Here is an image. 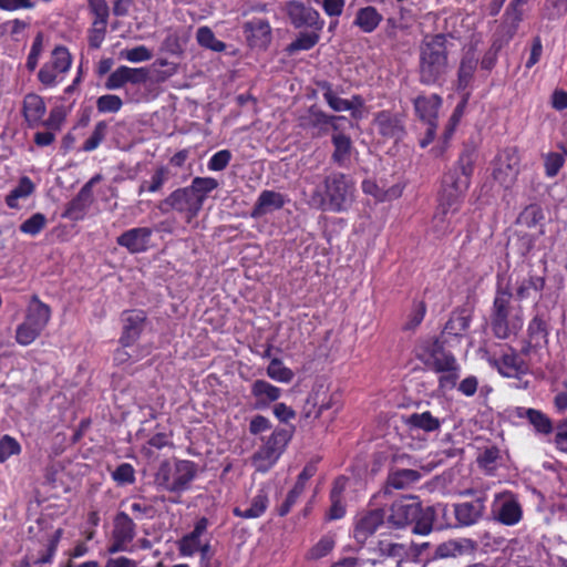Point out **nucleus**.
Here are the masks:
<instances>
[{
  "instance_id": "obj_1",
  "label": "nucleus",
  "mask_w": 567,
  "mask_h": 567,
  "mask_svg": "<svg viewBox=\"0 0 567 567\" xmlns=\"http://www.w3.org/2000/svg\"><path fill=\"white\" fill-rule=\"evenodd\" d=\"M355 193V182L351 176L332 172L326 176L323 185L308 196V204L316 209L342 213L352 206Z\"/></svg>"
},
{
  "instance_id": "obj_2",
  "label": "nucleus",
  "mask_w": 567,
  "mask_h": 567,
  "mask_svg": "<svg viewBox=\"0 0 567 567\" xmlns=\"http://www.w3.org/2000/svg\"><path fill=\"white\" fill-rule=\"evenodd\" d=\"M449 512L446 505L437 504L429 507L421 515L420 503L414 497H403L393 503L389 515V523L395 527H404L413 522L415 525L413 532L420 535H427L433 528L432 518L437 515H445Z\"/></svg>"
},
{
  "instance_id": "obj_3",
  "label": "nucleus",
  "mask_w": 567,
  "mask_h": 567,
  "mask_svg": "<svg viewBox=\"0 0 567 567\" xmlns=\"http://www.w3.org/2000/svg\"><path fill=\"white\" fill-rule=\"evenodd\" d=\"M446 39L442 34L427 35L420 48V79L424 84L436 83L449 69Z\"/></svg>"
},
{
  "instance_id": "obj_4",
  "label": "nucleus",
  "mask_w": 567,
  "mask_h": 567,
  "mask_svg": "<svg viewBox=\"0 0 567 567\" xmlns=\"http://www.w3.org/2000/svg\"><path fill=\"white\" fill-rule=\"evenodd\" d=\"M511 300L512 293L507 290L497 291L494 299L492 328L494 334L501 339L516 334L524 323L520 308H512Z\"/></svg>"
},
{
  "instance_id": "obj_5",
  "label": "nucleus",
  "mask_w": 567,
  "mask_h": 567,
  "mask_svg": "<svg viewBox=\"0 0 567 567\" xmlns=\"http://www.w3.org/2000/svg\"><path fill=\"white\" fill-rule=\"evenodd\" d=\"M196 476V465L192 461L164 462L155 474V484L172 493L186 491Z\"/></svg>"
},
{
  "instance_id": "obj_6",
  "label": "nucleus",
  "mask_w": 567,
  "mask_h": 567,
  "mask_svg": "<svg viewBox=\"0 0 567 567\" xmlns=\"http://www.w3.org/2000/svg\"><path fill=\"white\" fill-rule=\"evenodd\" d=\"M50 318V307L33 296L27 307L23 322L17 327L16 341L21 346L34 342L48 326Z\"/></svg>"
},
{
  "instance_id": "obj_7",
  "label": "nucleus",
  "mask_w": 567,
  "mask_h": 567,
  "mask_svg": "<svg viewBox=\"0 0 567 567\" xmlns=\"http://www.w3.org/2000/svg\"><path fill=\"white\" fill-rule=\"evenodd\" d=\"M463 197L455 192L441 189L439 206L432 219V230L437 236H444L452 233L460 221V208Z\"/></svg>"
},
{
  "instance_id": "obj_8",
  "label": "nucleus",
  "mask_w": 567,
  "mask_h": 567,
  "mask_svg": "<svg viewBox=\"0 0 567 567\" xmlns=\"http://www.w3.org/2000/svg\"><path fill=\"white\" fill-rule=\"evenodd\" d=\"M72 61L69 50L63 45H56L38 72L39 82L47 89L58 86L65 80Z\"/></svg>"
},
{
  "instance_id": "obj_9",
  "label": "nucleus",
  "mask_w": 567,
  "mask_h": 567,
  "mask_svg": "<svg viewBox=\"0 0 567 567\" xmlns=\"http://www.w3.org/2000/svg\"><path fill=\"white\" fill-rule=\"evenodd\" d=\"M289 436L286 431H275L266 443L255 453L252 465L259 472H267L279 460Z\"/></svg>"
},
{
  "instance_id": "obj_10",
  "label": "nucleus",
  "mask_w": 567,
  "mask_h": 567,
  "mask_svg": "<svg viewBox=\"0 0 567 567\" xmlns=\"http://www.w3.org/2000/svg\"><path fill=\"white\" fill-rule=\"evenodd\" d=\"M474 157L472 152H465L460 156L457 167L447 172L442 181V187L446 190L465 195L470 186V177L473 173Z\"/></svg>"
},
{
  "instance_id": "obj_11",
  "label": "nucleus",
  "mask_w": 567,
  "mask_h": 567,
  "mask_svg": "<svg viewBox=\"0 0 567 567\" xmlns=\"http://www.w3.org/2000/svg\"><path fill=\"white\" fill-rule=\"evenodd\" d=\"M492 512L498 522L507 526H514L518 524L523 516V511L519 503L511 493H502L496 495Z\"/></svg>"
},
{
  "instance_id": "obj_12",
  "label": "nucleus",
  "mask_w": 567,
  "mask_h": 567,
  "mask_svg": "<svg viewBox=\"0 0 567 567\" xmlns=\"http://www.w3.org/2000/svg\"><path fill=\"white\" fill-rule=\"evenodd\" d=\"M519 172V155L514 148L503 151L496 161L494 178L508 188L516 181Z\"/></svg>"
},
{
  "instance_id": "obj_13",
  "label": "nucleus",
  "mask_w": 567,
  "mask_h": 567,
  "mask_svg": "<svg viewBox=\"0 0 567 567\" xmlns=\"http://www.w3.org/2000/svg\"><path fill=\"white\" fill-rule=\"evenodd\" d=\"M134 536L135 524L126 513H118L114 519L112 544L110 545L107 551L110 554L125 551L127 549V545L133 540Z\"/></svg>"
},
{
  "instance_id": "obj_14",
  "label": "nucleus",
  "mask_w": 567,
  "mask_h": 567,
  "mask_svg": "<svg viewBox=\"0 0 567 567\" xmlns=\"http://www.w3.org/2000/svg\"><path fill=\"white\" fill-rule=\"evenodd\" d=\"M207 526V519L200 518L195 524L194 529L178 540L177 548L182 557H192L197 553L203 554L204 547L210 546L209 540L203 538L206 533Z\"/></svg>"
},
{
  "instance_id": "obj_15",
  "label": "nucleus",
  "mask_w": 567,
  "mask_h": 567,
  "mask_svg": "<svg viewBox=\"0 0 567 567\" xmlns=\"http://www.w3.org/2000/svg\"><path fill=\"white\" fill-rule=\"evenodd\" d=\"M287 12L295 27H309L317 31H321L324 22L321 20L317 10L307 7L300 1H290L287 3Z\"/></svg>"
},
{
  "instance_id": "obj_16",
  "label": "nucleus",
  "mask_w": 567,
  "mask_h": 567,
  "mask_svg": "<svg viewBox=\"0 0 567 567\" xmlns=\"http://www.w3.org/2000/svg\"><path fill=\"white\" fill-rule=\"evenodd\" d=\"M422 360L429 369L437 373L456 368V359L453 354L446 352L439 341H433L424 350Z\"/></svg>"
},
{
  "instance_id": "obj_17",
  "label": "nucleus",
  "mask_w": 567,
  "mask_h": 567,
  "mask_svg": "<svg viewBox=\"0 0 567 567\" xmlns=\"http://www.w3.org/2000/svg\"><path fill=\"white\" fill-rule=\"evenodd\" d=\"M164 203L177 212L186 213L188 219L196 216L203 207L189 187L176 189Z\"/></svg>"
},
{
  "instance_id": "obj_18",
  "label": "nucleus",
  "mask_w": 567,
  "mask_h": 567,
  "mask_svg": "<svg viewBox=\"0 0 567 567\" xmlns=\"http://www.w3.org/2000/svg\"><path fill=\"white\" fill-rule=\"evenodd\" d=\"M322 96L330 109L334 112L350 111L353 117H360L361 107L363 106V100L361 96L353 95L350 100L342 99L330 84H326L323 86Z\"/></svg>"
},
{
  "instance_id": "obj_19",
  "label": "nucleus",
  "mask_w": 567,
  "mask_h": 567,
  "mask_svg": "<svg viewBox=\"0 0 567 567\" xmlns=\"http://www.w3.org/2000/svg\"><path fill=\"white\" fill-rule=\"evenodd\" d=\"M384 515L382 511L375 509L357 517L353 528V537L363 544L382 525Z\"/></svg>"
},
{
  "instance_id": "obj_20",
  "label": "nucleus",
  "mask_w": 567,
  "mask_h": 567,
  "mask_svg": "<svg viewBox=\"0 0 567 567\" xmlns=\"http://www.w3.org/2000/svg\"><path fill=\"white\" fill-rule=\"evenodd\" d=\"M100 181V176L92 177L79 192L76 197L72 199L66 208L65 215L74 220L82 219L92 204V187Z\"/></svg>"
},
{
  "instance_id": "obj_21",
  "label": "nucleus",
  "mask_w": 567,
  "mask_h": 567,
  "mask_svg": "<svg viewBox=\"0 0 567 567\" xmlns=\"http://www.w3.org/2000/svg\"><path fill=\"white\" fill-rule=\"evenodd\" d=\"M153 230L148 227H136L126 230L117 238V244L130 252H142L148 247Z\"/></svg>"
},
{
  "instance_id": "obj_22",
  "label": "nucleus",
  "mask_w": 567,
  "mask_h": 567,
  "mask_svg": "<svg viewBox=\"0 0 567 567\" xmlns=\"http://www.w3.org/2000/svg\"><path fill=\"white\" fill-rule=\"evenodd\" d=\"M287 197L274 190H262L252 208L251 217L260 218L285 206Z\"/></svg>"
},
{
  "instance_id": "obj_23",
  "label": "nucleus",
  "mask_w": 567,
  "mask_h": 567,
  "mask_svg": "<svg viewBox=\"0 0 567 567\" xmlns=\"http://www.w3.org/2000/svg\"><path fill=\"white\" fill-rule=\"evenodd\" d=\"M493 364L506 378H519L528 370L523 358L512 350L505 352L498 360H493Z\"/></svg>"
},
{
  "instance_id": "obj_24",
  "label": "nucleus",
  "mask_w": 567,
  "mask_h": 567,
  "mask_svg": "<svg viewBox=\"0 0 567 567\" xmlns=\"http://www.w3.org/2000/svg\"><path fill=\"white\" fill-rule=\"evenodd\" d=\"M269 497L265 488L258 489L257 494L244 507L243 505L234 508V515L245 519H254L262 516L268 508Z\"/></svg>"
},
{
  "instance_id": "obj_25",
  "label": "nucleus",
  "mask_w": 567,
  "mask_h": 567,
  "mask_svg": "<svg viewBox=\"0 0 567 567\" xmlns=\"http://www.w3.org/2000/svg\"><path fill=\"white\" fill-rule=\"evenodd\" d=\"M442 99L436 94L421 95L414 100V109L423 123H436Z\"/></svg>"
},
{
  "instance_id": "obj_26",
  "label": "nucleus",
  "mask_w": 567,
  "mask_h": 567,
  "mask_svg": "<svg viewBox=\"0 0 567 567\" xmlns=\"http://www.w3.org/2000/svg\"><path fill=\"white\" fill-rule=\"evenodd\" d=\"M484 509V501L478 498L474 502H465L454 505L453 513L460 525L471 526L480 520Z\"/></svg>"
},
{
  "instance_id": "obj_27",
  "label": "nucleus",
  "mask_w": 567,
  "mask_h": 567,
  "mask_svg": "<svg viewBox=\"0 0 567 567\" xmlns=\"http://www.w3.org/2000/svg\"><path fill=\"white\" fill-rule=\"evenodd\" d=\"M247 40L252 47H266L270 41L271 28L264 19H252L244 25Z\"/></svg>"
},
{
  "instance_id": "obj_28",
  "label": "nucleus",
  "mask_w": 567,
  "mask_h": 567,
  "mask_svg": "<svg viewBox=\"0 0 567 567\" xmlns=\"http://www.w3.org/2000/svg\"><path fill=\"white\" fill-rule=\"evenodd\" d=\"M23 116L30 126L39 125L47 112L43 99L35 94L29 93L23 99Z\"/></svg>"
},
{
  "instance_id": "obj_29",
  "label": "nucleus",
  "mask_w": 567,
  "mask_h": 567,
  "mask_svg": "<svg viewBox=\"0 0 567 567\" xmlns=\"http://www.w3.org/2000/svg\"><path fill=\"white\" fill-rule=\"evenodd\" d=\"M475 548L476 544L468 538L450 539L437 546L435 556L439 558L457 557L471 554Z\"/></svg>"
},
{
  "instance_id": "obj_30",
  "label": "nucleus",
  "mask_w": 567,
  "mask_h": 567,
  "mask_svg": "<svg viewBox=\"0 0 567 567\" xmlns=\"http://www.w3.org/2000/svg\"><path fill=\"white\" fill-rule=\"evenodd\" d=\"M378 132L384 137L400 138L403 134L401 120L389 112H380L374 120Z\"/></svg>"
},
{
  "instance_id": "obj_31",
  "label": "nucleus",
  "mask_w": 567,
  "mask_h": 567,
  "mask_svg": "<svg viewBox=\"0 0 567 567\" xmlns=\"http://www.w3.org/2000/svg\"><path fill=\"white\" fill-rule=\"evenodd\" d=\"M251 394L256 399V406L265 408L280 398L281 390L265 380H256L251 385Z\"/></svg>"
},
{
  "instance_id": "obj_32",
  "label": "nucleus",
  "mask_w": 567,
  "mask_h": 567,
  "mask_svg": "<svg viewBox=\"0 0 567 567\" xmlns=\"http://www.w3.org/2000/svg\"><path fill=\"white\" fill-rule=\"evenodd\" d=\"M347 487V480L339 477L334 481L330 493L331 506L327 513L329 520L340 519L346 515V506L342 494Z\"/></svg>"
},
{
  "instance_id": "obj_33",
  "label": "nucleus",
  "mask_w": 567,
  "mask_h": 567,
  "mask_svg": "<svg viewBox=\"0 0 567 567\" xmlns=\"http://www.w3.org/2000/svg\"><path fill=\"white\" fill-rule=\"evenodd\" d=\"M331 141L334 148L332 161L340 167H347L352 153L351 138L343 133H333Z\"/></svg>"
},
{
  "instance_id": "obj_34",
  "label": "nucleus",
  "mask_w": 567,
  "mask_h": 567,
  "mask_svg": "<svg viewBox=\"0 0 567 567\" xmlns=\"http://www.w3.org/2000/svg\"><path fill=\"white\" fill-rule=\"evenodd\" d=\"M145 322V315L143 311L134 310L126 315L124 333L121 342L124 346H131L140 336Z\"/></svg>"
},
{
  "instance_id": "obj_35",
  "label": "nucleus",
  "mask_w": 567,
  "mask_h": 567,
  "mask_svg": "<svg viewBox=\"0 0 567 567\" xmlns=\"http://www.w3.org/2000/svg\"><path fill=\"white\" fill-rule=\"evenodd\" d=\"M517 416L526 417L539 434H550L553 432V423L550 419L539 410L530 408H519Z\"/></svg>"
},
{
  "instance_id": "obj_36",
  "label": "nucleus",
  "mask_w": 567,
  "mask_h": 567,
  "mask_svg": "<svg viewBox=\"0 0 567 567\" xmlns=\"http://www.w3.org/2000/svg\"><path fill=\"white\" fill-rule=\"evenodd\" d=\"M34 190V183L28 176H23L19 184L7 195L6 204L8 207L17 209L20 207L19 202L27 199Z\"/></svg>"
},
{
  "instance_id": "obj_37",
  "label": "nucleus",
  "mask_w": 567,
  "mask_h": 567,
  "mask_svg": "<svg viewBox=\"0 0 567 567\" xmlns=\"http://www.w3.org/2000/svg\"><path fill=\"white\" fill-rule=\"evenodd\" d=\"M382 16L373 7H365L358 11L354 24L358 25L363 32L370 33L374 31L380 22Z\"/></svg>"
},
{
  "instance_id": "obj_38",
  "label": "nucleus",
  "mask_w": 567,
  "mask_h": 567,
  "mask_svg": "<svg viewBox=\"0 0 567 567\" xmlns=\"http://www.w3.org/2000/svg\"><path fill=\"white\" fill-rule=\"evenodd\" d=\"M406 424L411 429H419L426 432L435 431L440 427L439 419L434 417L430 412L414 413L406 420Z\"/></svg>"
},
{
  "instance_id": "obj_39",
  "label": "nucleus",
  "mask_w": 567,
  "mask_h": 567,
  "mask_svg": "<svg viewBox=\"0 0 567 567\" xmlns=\"http://www.w3.org/2000/svg\"><path fill=\"white\" fill-rule=\"evenodd\" d=\"M188 187L203 206L208 194L218 187V182L213 177H195Z\"/></svg>"
},
{
  "instance_id": "obj_40",
  "label": "nucleus",
  "mask_w": 567,
  "mask_h": 567,
  "mask_svg": "<svg viewBox=\"0 0 567 567\" xmlns=\"http://www.w3.org/2000/svg\"><path fill=\"white\" fill-rule=\"evenodd\" d=\"M196 40L203 48L215 52H221L226 49V44L216 39L214 32L208 27H200L196 32Z\"/></svg>"
},
{
  "instance_id": "obj_41",
  "label": "nucleus",
  "mask_w": 567,
  "mask_h": 567,
  "mask_svg": "<svg viewBox=\"0 0 567 567\" xmlns=\"http://www.w3.org/2000/svg\"><path fill=\"white\" fill-rule=\"evenodd\" d=\"M426 313V305L424 300L414 299L411 306V309L406 316L405 323L403 326L404 330H414L417 328L423 321Z\"/></svg>"
},
{
  "instance_id": "obj_42",
  "label": "nucleus",
  "mask_w": 567,
  "mask_h": 567,
  "mask_svg": "<svg viewBox=\"0 0 567 567\" xmlns=\"http://www.w3.org/2000/svg\"><path fill=\"white\" fill-rule=\"evenodd\" d=\"M477 65V58L473 52H467L461 61L458 70V85L466 87Z\"/></svg>"
},
{
  "instance_id": "obj_43",
  "label": "nucleus",
  "mask_w": 567,
  "mask_h": 567,
  "mask_svg": "<svg viewBox=\"0 0 567 567\" xmlns=\"http://www.w3.org/2000/svg\"><path fill=\"white\" fill-rule=\"evenodd\" d=\"M420 475L414 470H401L396 471L389 477V485L396 488L402 489L409 486L412 483L419 481Z\"/></svg>"
},
{
  "instance_id": "obj_44",
  "label": "nucleus",
  "mask_w": 567,
  "mask_h": 567,
  "mask_svg": "<svg viewBox=\"0 0 567 567\" xmlns=\"http://www.w3.org/2000/svg\"><path fill=\"white\" fill-rule=\"evenodd\" d=\"M167 179V169L165 167L157 168L151 176L150 181H143L138 187V195L145 192L156 193L158 192Z\"/></svg>"
},
{
  "instance_id": "obj_45",
  "label": "nucleus",
  "mask_w": 567,
  "mask_h": 567,
  "mask_svg": "<svg viewBox=\"0 0 567 567\" xmlns=\"http://www.w3.org/2000/svg\"><path fill=\"white\" fill-rule=\"evenodd\" d=\"M319 32L320 31H317L315 29L312 32H301L297 37V39L289 44L288 51L290 53H293L300 50H310L318 43L320 39Z\"/></svg>"
},
{
  "instance_id": "obj_46",
  "label": "nucleus",
  "mask_w": 567,
  "mask_h": 567,
  "mask_svg": "<svg viewBox=\"0 0 567 567\" xmlns=\"http://www.w3.org/2000/svg\"><path fill=\"white\" fill-rule=\"evenodd\" d=\"M267 375L270 379L282 383H289L293 379V372L289 368L285 367L278 359L271 360L267 368Z\"/></svg>"
},
{
  "instance_id": "obj_47",
  "label": "nucleus",
  "mask_w": 567,
  "mask_h": 567,
  "mask_svg": "<svg viewBox=\"0 0 567 567\" xmlns=\"http://www.w3.org/2000/svg\"><path fill=\"white\" fill-rule=\"evenodd\" d=\"M45 225L47 217L41 213H35L20 225V231L25 235L37 236Z\"/></svg>"
},
{
  "instance_id": "obj_48",
  "label": "nucleus",
  "mask_w": 567,
  "mask_h": 567,
  "mask_svg": "<svg viewBox=\"0 0 567 567\" xmlns=\"http://www.w3.org/2000/svg\"><path fill=\"white\" fill-rule=\"evenodd\" d=\"M107 133V124L103 121L97 122L90 137L84 142L82 148L85 152H92L96 150L100 144L104 141Z\"/></svg>"
},
{
  "instance_id": "obj_49",
  "label": "nucleus",
  "mask_w": 567,
  "mask_h": 567,
  "mask_svg": "<svg viewBox=\"0 0 567 567\" xmlns=\"http://www.w3.org/2000/svg\"><path fill=\"white\" fill-rule=\"evenodd\" d=\"M120 56L131 63L145 62L152 59V51L145 45H138L132 49H124L120 52Z\"/></svg>"
},
{
  "instance_id": "obj_50",
  "label": "nucleus",
  "mask_w": 567,
  "mask_h": 567,
  "mask_svg": "<svg viewBox=\"0 0 567 567\" xmlns=\"http://www.w3.org/2000/svg\"><path fill=\"white\" fill-rule=\"evenodd\" d=\"M565 163L564 155L550 152L544 155L545 174L547 177H555Z\"/></svg>"
},
{
  "instance_id": "obj_51",
  "label": "nucleus",
  "mask_w": 567,
  "mask_h": 567,
  "mask_svg": "<svg viewBox=\"0 0 567 567\" xmlns=\"http://www.w3.org/2000/svg\"><path fill=\"white\" fill-rule=\"evenodd\" d=\"M123 102L120 96L105 94L97 99L96 107L101 113H116L121 110Z\"/></svg>"
},
{
  "instance_id": "obj_52",
  "label": "nucleus",
  "mask_w": 567,
  "mask_h": 567,
  "mask_svg": "<svg viewBox=\"0 0 567 567\" xmlns=\"http://www.w3.org/2000/svg\"><path fill=\"white\" fill-rule=\"evenodd\" d=\"M543 286H544V280L540 277L524 278L519 282V285L516 289V293L520 299H525V298L529 297L530 290L538 291L543 288Z\"/></svg>"
},
{
  "instance_id": "obj_53",
  "label": "nucleus",
  "mask_w": 567,
  "mask_h": 567,
  "mask_svg": "<svg viewBox=\"0 0 567 567\" xmlns=\"http://www.w3.org/2000/svg\"><path fill=\"white\" fill-rule=\"evenodd\" d=\"M21 446L18 441L9 435L0 440V463L6 462L12 455L19 454Z\"/></svg>"
},
{
  "instance_id": "obj_54",
  "label": "nucleus",
  "mask_w": 567,
  "mask_h": 567,
  "mask_svg": "<svg viewBox=\"0 0 567 567\" xmlns=\"http://www.w3.org/2000/svg\"><path fill=\"white\" fill-rule=\"evenodd\" d=\"M112 478L120 485L132 484L135 481L134 467L128 463H122L112 473Z\"/></svg>"
},
{
  "instance_id": "obj_55",
  "label": "nucleus",
  "mask_w": 567,
  "mask_h": 567,
  "mask_svg": "<svg viewBox=\"0 0 567 567\" xmlns=\"http://www.w3.org/2000/svg\"><path fill=\"white\" fill-rule=\"evenodd\" d=\"M334 547V539L332 536H323L319 542L310 549L309 557L312 559H319L327 556Z\"/></svg>"
},
{
  "instance_id": "obj_56",
  "label": "nucleus",
  "mask_w": 567,
  "mask_h": 567,
  "mask_svg": "<svg viewBox=\"0 0 567 567\" xmlns=\"http://www.w3.org/2000/svg\"><path fill=\"white\" fill-rule=\"evenodd\" d=\"M43 51V35L39 33L35 39L33 40V43L31 45L28 59H27V69L29 71H34L38 66L40 55Z\"/></svg>"
},
{
  "instance_id": "obj_57",
  "label": "nucleus",
  "mask_w": 567,
  "mask_h": 567,
  "mask_svg": "<svg viewBox=\"0 0 567 567\" xmlns=\"http://www.w3.org/2000/svg\"><path fill=\"white\" fill-rule=\"evenodd\" d=\"M107 23L92 22V28L89 32V43L91 48L99 49L103 43L106 34Z\"/></svg>"
},
{
  "instance_id": "obj_58",
  "label": "nucleus",
  "mask_w": 567,
  "mask_h": 567,
  "mask_svg": "<svg viewBox=\"0 0 567 567\" xmlns=\"http://www.w3.org/2000/svg\"><path fill=\"white\" fill-rule=\"evenodd\" d=\"M231 159V153L228 150H221L215 153L207 163L209 171L219 172L227 167Z\"/></svg>"
},
{
  "instance_id": "obj_59",
  "label": "nucleus",
  "mask_w": 567,
  "mask_h": 567,
  "mask_svg": "<svg viewBox=\"0 0 567 567\" xmlns=\"http://www.w3.org/2000/svg\"><path fill=\"white\" fill-rule=\"evenodd\" d=\"M125 71V65L118 66L115 71H113L105 82V87L107 90H118L123 87L127 83Z\"/></svg>"
},
{
  "instance_id": "obj_60",
  "label": "nucleus",
  "mask_w": 567,
  "mask_h": 567,
  "mask_svg": "<svg viewBox=\"0 0 567 567\" xmlns=\"http://www.w3.org/2000/svg\"><path fill=\"white\" fill-rule=\"evenodd\" d=\"M303 488L299 487L298 485H293V487L288 493L286 499L281 505L278 506L277 513L279 516H286L292 506L296 504L299 496L303 493Z\"/></svg>"
},
{
  "instance_id": "obj_61",
  "label": "nucleus",
  "mask_w": 567,
  "mask_h": 567,
  "mask_svg": "<svg viewBox=\"0 0 567 567\" xmlns=\"http://www.w3.org/2000/svg\"><path fill=\"white\" fill-rule=\"evenodd\" d=\"M318 122L322 124H329L334 133H343V126L350 125V121L346 116H336V115H328L324 113H319L318 115Z\"/></svg>"
},
{
  "instance_id": "obj_62",
  "label": "nucleus",
  "mask_w": 567,
  "mask_h": 567,
  "mask_svg": "<svg viewBox=\"0 0 567 567\" xmlns=\"http://www.w3.org/2000/svg\"><path fill=\"white\" fill-rule=\"evenodd\" d=\"M89 6L94 14L93 21L107 23L109 6L105 0H89Z\"/></svg>"
},
{
  "instance_id": "obj_63",
  "label": "nucleus",
  "mask_w": 567,
  "mask_h": 567,
  "mask_svg": "<svg viewBox=\"0 0 567 567\" xmlns=\"http://www.w3.org/2000/svg\"><path fill=\"white\" fill-rule=\"evenodd\" d=\"M126 81L131 84L145 83L148 79V70L146 68L126 66Z\"/></svg>"
},
{
  "instance_id": "obj_64",
  "label": "nucleus",
  "mask_w": 567,
  "mask_h": 567,
  "mask_svg": "<svg viewBox=\"0 0 567 567\" xmlns=\"http://www.w3.org/2000/svg\"><path fill=\"white\" fill-rule=\"evenodd\" d=\"M555 444L559 451L567 453V420L557 425Z\"/></svg>"
}]
</instances>
